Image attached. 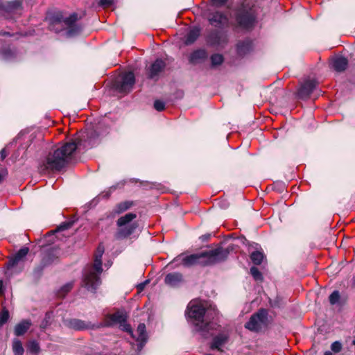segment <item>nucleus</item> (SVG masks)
<instances>
[{
    "label": "nucleus",
    "instance_id": "f257e3e1",
    "mask_svg": "<svg viewBox=\"0 0 355 355\" xmlns=\"http://www.w3.org/2000/svg\"><path fill=\"white\" fill-rule=\"evenodd\" d=\"M240 245H244L243 236L234 238L233 242L226 248L219 245L210 250L186 256L182 258V264L187 268L196 265L201 266H212L225 261L231 252L235 253L239 252Z\"/></svg>",
    "mask_w": 355,
    "mask_h": 355
},
{
    "label": "nucleus",
    "instance_id": "f03ea898",
    "mask_svg": "<svg viewBox=\"0 0 355 355\" xmlns=\"http://www.w3.org/2000/svg\"><path fill=\"white\" fill-rule=\"evenodd\" d=\"M209 24L218 28L230 27L234 34L244 32V0L232 7H228L227 13L220 10L210 11L207 15Z\"/></svg>",
    "mask_w": 355,
    "mask_h": 355
},
{
    "label": "nucleus",
    "instance_id": "7ed1b4c3",
    "mask_svg": "<svg viewBox=\"0 0 355 355\" xmlns=\"http://www.w3.org/2000/svg\"><path fill=\"white\" fill-rule=\"evenodd\" d=\"M81 141L82 139L76 138L50 150L43 163L44 168L51 171H60L69 164Z\"/></svg>",
    "mask_w": 355,
    "mask_h": 355
},
{
    "label": "nucleus",
    "instance_id": "20e7f679",
    "mask_svg": "<svg viewBox=\"0 0 355 355\" xmlns=\"http://www.w3.org/2000/svg\"><path fill=\"white\" fill-rule=\"evenodd\" d=\"M188 316L193 319L198 331L203 337L213 335V331L217 330L218 324L211 321L217 315L214 309H207L202 304H193L189 308Z\"/></svg>",
    "mask_w": 355,
    "mask_h": 355
},
{
    "label": "nucleus",
    "instance_id": "39448f33",
    "mask_svg": "<svg viewBox=\"0 0 355 355\" xmlns=\"http://www.w3.org/2000/svg\"><path fill=\"white\" fill-rule=\"evenodd\" d=\"M78 20V15L76 12L64 17L62 12L56 11L49 16L50 28L56 33L67 30L69 37L77 35L82 31V26L76 23Z\"/></svg>",
    "mask_w": 355,
    "mask_h": 355
},
{
    "label": "nucleus",
    "instance_id": "423d86ee",
    "mask_svg": "<svg viewBox=\"0 0 355 355\" xmlns=\"http://www.w3.org/2000/svg\"><path fill=\"white\" fill-rule=\"evenodd\" d=\"M102 254H95L93 265L85 269L83 275V284L87 291L95 293L101 284V275L103 272Z\"/></svg>",
    "mask_w": 355,
    "mask_h": 355
},
{
    "label": "nucleus",
    "instance_id": "0eeeda50",
    "mask_svg": "<svg viewBox=\"0 0 355 355\" xmlns=\"http://www.w3.org/2000/svg\"><path fill=\"white\" fill-rule=\"evenodd\" d=\"M205 42L210 47L223 49L229 42V37L224 31L211 28L205 35Z\"/></svg>",
    "mask_w": 355,
    "mask_h": 355
},
{
    "label": "nucleus",
    "instance_id": "6e6552de",
    "mask_svg": "<svg viewBox=\"0 0 355 355\" xmlns=\"http://www.w3.org/2000/svg\"><path fill=\"white\" fill-rule=\"evenodd\" d=\"M135 83V76L133 72L128 71L123 74L114 82V87L119 93L128 94L131 92Z\"/></svg>",
    "mask_w": 355,
    "mask_h": 355
},
{
    "label": "nucleus",
    "instance_id": "1a4fd4ad",
    "mask_svg": "<svg viewBox=\"0 0 355 355\" xmlns=\"http://www.w3.org/2000/svg\"><path fill=\"white\" fill-rule=\"evenodd\" d=\"M268 325V312L265 309L259 310L253 315L245 325V328L251 331H259L265 329Z\"/></svg>",
    "mask_w": 355,
    "mask_h": 355
},
{
    "label": "nucleus",
    "instance_id": "9d476101",
    "mask_svg": "<svg viewBox=\"0 0 355 355\" xmlns=\"http://www.w3.org/2000/svg\"><path fill=\"white\" fill-rule=\"evenodd\" d=\"M213 331L214 332L213 335H210L205 338H208L213 336L212 341L209 346L210 349L212 350L217 349L218 351L223 352L221 347L227 343L229 335L219 324L217 330Z\"/></svg>",
    "mask_w": 355,
    "mask_h": 355
},
{
    "label": "nucleus",
    "instance_id": "9b49d317",
    "mask_svg": "<svg viewBox=\"0 0 355 355\" xmlns=\"http://www.w3.org/2000/svg\"><path fill=\"white\" fill-rule=\"evenodd\" d=\"M128 315L125 311H117L112 314H107L103 322L97 323L98 329L111 327L116 324L128 321Z\"/></svg>",
    "mask_w": 355,
    "mask_h": 355
},
{
    "label": "nucleus",
    "instance_id": "f8f14e48",
    "mask_svg": "<svg viewBox=\"0 0 355 355\" xmlns=\"http://www.w3.org/2000/svg\"><path fill=\"white\" fill-rule=\"evenodd\" d=\"M64 324L69 329L75 331H83L86 329H98V324H92L78 318H71L64 321Z\"/></svg>",
    "mask_w": 355,
    "mask_h": 355
},
{
    "label": "nucleus",
    "instance_id": "ddd939ff",
    "mask_svg": "<svg viewBox=\"0 0 355 355\" xmlns=\"http://www.w3.org/2000/svg\"><path fill=\"white\" fill-rule=\"evenodd\" d=\"M166 64L164 60L157 58L149 67L146 76L150 80L157 81L159 78L160 73L164 71Z\"/></svg>",
    "mask_w": 355,
    "mask_h": 355
},
{
    "label": "nucleus",
    "instance_id": "4468645a",
    "mask_svg": "<svg viewBox=\"0 0 355 355\" xmlns=\"http://www.w3.org/2000/svg\"><path fill=\"white\" fill-rule=\"evenodd\" d=\"M105 135L101 131V126L98 125L88 130L84 137L87 138L89 147L92 148L98 142L100 138Z\"/></svg>",
    "mask_w": 355,
    "mask_h": 355
},
{
    "label": "nucleus",
    "instance_id": "2eb2a0df",
    "mask_svg": "<svg viewBox=\"0 0 355 355\" xmlns=\"http://www.w3.org/2000/svg\"><path fill=\"white\" fill-rule=\"evenodd\" d=\"M137 227L138 224L137 223H133L123 227H119V229L114 234V238L116 240L127 239L135 232Z\"/></svg>",
    "mask_w": 355,
    "mask_h": 355
},
{
    "label": "nucleus",
    "instance_id": "dca6fc26",
    "mask_svg": "<svg viewBox=\"0 0 355 355\" xmlns=\"http://www.w3.org/2000/svg\"><path fill=\"white\" fill-rule=\"evenodd\" d=\"M29 252V248L24 246L20 248L12 257L9 259L6 264L8 270L15 266L20 261H21Z\"/></svg>",
    "mask_w": 355,
    "mask_h": 355
},
{
    "label": "nucleus",
    "instance_id": "f3484780",
    "mask_svg": "<svg viewBox=\"0 0 355 355\" xmlns=\"http://www.w3.org/2000/svg\"><path fill=\"white\" fill-rule=\"evenodd\" d=\"M316 85L317 82L315 80L305 81L298 89V96L302 99L309 98Z\"/></svg>",
    "mask_w": 355,
    "mask_h": 355
},
{
    "label": "nucleus",
    "instance_id": "a211bd4d",
    "mask_svg": "<svg viewBox=\"0 0 355 355\" xmlns=\"http://www.w3.org/2000/svg\"><path fill=\"white\" fill-rule=\"evenodd\" d=\"M33 325L31 319H23L17 323L13 329V333L17 337L23 336Z\"/></svg>",
    "mask_w": 355,
    "mask_h": 355
},
{
    "label": "nucleus",
    "instance_id": "6ab92c4d",
    "mask_svg": "<svg viewBox=\"0 0 355 355\" xmlns=\"http://www.w3.org/2000/svg\"><path fill=\"white\" fill-rule=\"evenodd\" d=\"M137 332L138 334V336L136 339V340L138 342L137 345V350L140 352L144 348L148 340L146 325L144 323L139 324L137 329Z\"/></svg>",
    "mask_w": 355,
    "mask_h": 355
},
{
    "label": "nucleus",
    "instance_id": "aec40b11",
    "mask_svg": "<svg viewBox=\"0 0 355 355\" xmlns=\"http://www.w3.org/2000/svg\"><path fill=\"white\" fill-rule=\"evenodd\" d=\"M135 205V202L132 200H125L116 205L112 211L107 215V217L114 218L131 208Z\"/></svg>",
    "mask_w": 355,
    "mask_h": 355
},
{
    "label": "nucleus",
    "instance_id": "412c9836",
    "mask_svg": "<svg viewBox=\"0 0 355 355\" xmlns=\"http://www.w3.org/2000/svg\"><path fill=\"white\" fill-rule=\"evenodd\" d=\"M183 281L182 274L178 272H170L164 278V283L171 287H178Z\"/></svg>",
    "mask_w": 355,
    "mask_h": 355
},
{
    "label": "nucleus",
    "instance_id": "4be33fe9",
    "mask_svg": "<svg viewBox=\"0 0 355 355\" xmlns=\"http://www.w3.org/2000/svg\"><path fill=\"white\" fill-rule=\"evenodd\" d=\"M208 58V53L204 49L193 51L189 57V62L195 64L200 61H204Z\"/></svg>",
    "mask_w": 355,
    "mask_h": 355
},
{
    "label": "nucleus",
    "instance_id": "5701e85b",
    "mask_svg": "<svg viewBox=\"0 0 355 355\" xmlns=\"http://www.w3.org/2000/svg\"><path fill=\"white\" fill-rule=\"evenodd\" d=\"M259 8L257 7H254L250 8V11H247L245 10V31L253 28L257 21H256V14L258 11Z\"/></svg>",
    "mask_w": 355,
    "mask_h": 355
},
{
    "label": "nucleus",
    "instance_id": "b1692460",
    "mask_svg": "<svg viewBox=\"0 0 355 355\" xmlns=\"http://www.w3.org/2000/svg\"><path fill=\"white\" fill-rule=\"evenodd\" d=\"M348 64L347 60L343 56H335L332 58L331 64L334 69L338 72L345 70Z\"/></svg>",
    "mask_w": 355,
    "mask_h": 355
},
{
    "label": "nucleus",
    "instance_id": "393cba45",
    "mask_svg": "<svg viewBox=\"0 0 355 355\" xmlns=\"http://www.w3.org/2000/svg\"><path fill=\"white\" fill-rule=\"evenodd\" d=\"M200 35V28L198 26H194L188 32L185 37L184 43L186 45L193 44Z\"/></svg>",
    "mask_w": 355,
    "mask_h": 355
},
{
    "label": "nucleus",
    "instance_id": "a878e982",
    "mask_svg": "<svg viewBox=\"0 0 355 355\" xmlns=\"http://www.w3.org/2000/svg\"><path fill=\"white\" fill-rule=\"evenodd\" d=\"M58 259L54 250H49L42 257L41 261L47 267Z\"/></svg>",
    "mask_w": 355,
    "mask_h": 355
},
{
    "label": "nucleus",
    "instance_id": "bb28decb",
    "mask_svg": "<svg viewBox=\"0 0 355 355\" xmlns=\"http://www.w3.org/2000/svg\"><path fill=\"white\" fill-rule=\"evenodd\" d=\"M54 316V311L53 309L46 312L44 318L40 324V328L42 330H45L49 326H50L52 324Z\"/></svg>",
    "mask_w": 355,
    "mask_h": 355
},
{
    "label": "nucleus",
    "instance_id": "cd10ccee",
    "mask_svg": "<svg viewBox=\"0 0 355 355\" xmlns=\"http://www.w3.org/2000/svg\"><path fill=\"white\" fill-rule=\"evenodd\" d=\"M137 218V214L135 213H128L125 215L121 216L116 220V225L118 227H123L127 225L131 221Z\"/></svg>",
    "mask_w": 355,
    "mask_h": 355
},
{
    "label": "nucleus",
    "instance_id": "c85d7f7f",
    "mask_svg": "<svg viewBox=\"0 0 355 355\" xmlns=\"http://www.w3.org/2000/svg\"><path fill=\"white\" fill-rule=\"evenodd\" d=\"M46 266L40 261V263L36 265L32 272V276L34 280L39 281L43 275V272Z\"/></svg>",
    "mask_w": 355,
    "mask_h": 355
},
{
    "label": "nucleus",
    "instance_id": "c756f323",
    "mask_svg": "<svg viewBox=\"0 0 355 355\" xmlns=\"http://www.w3.org/2000/svg\"><path fill=\"white\" fill-rule=\"evenodd\" d=\"M12 349L14 355H24V349L22 343L18 338H14L12 340Z\"/></svg>",
    "mask_w": 355,
    "mask_h": 355
},
{
    "label": "nucleus",
    "instance_id": "7c9ffc66",
    "mask_svg": "<svg viewBox=\"0 0 355 355\" xmlns=\"http://www.w3.org/2000/svg\"><path fill=\"white\" fill-rule=\"evenodd\" d=\"M224 56L220 53H214L210 56L211 67L215 68L224 62Z\"/></svg>",
    "mask_w": 355,
    "mask_h": 355
},
{
    "label": "nucleus",
    "instance_id": "2f4dec72",
    "mask_svg": "<svg viewBox=\"0 0 355 355\" xmlns=\"http://www.w3.org/2000/svg\"><path fill=\"white\" fill-rule=\"evenodd\" d=\"M27 349L30 353L37 355L40 352V347L37 341L33 340L28 341Z\"/></svg>",
    "mask_w": 355,
    "mask_h": 355
},
{
    "label": "nucleus",
    "instance_id": "473e14b6",
    "mask_svg": "<svg viewBox=\"0 0 355 355\" xmlns=\"http://www.w3.org/2000/svg\"><path fill=\"white\" fill-rule=\"evenodd\" d=\"M10 319V313L6 306H3L0 311V328L6 324Z\"/></svg>",
    "mask_w": 355,
    "mask_h": 355
},
{
    "label": "nucleus",
    "instance_id": "72a5a7b5",
    "mask_svg": "<svg viewBox=\"0 0 355 355\" xmlns=\"http://www.w3.org/2000/svg\"><path fill=\"white\" fill-rule=\"evenodd\" d=\"M264 258L263 254L258 250L254 251L250 254V259L254 264L259 265Z\"/></svg>",
    "mask_w": 355,
    "mask_h": 355
},
{
    "label": "nucleus",
    "instance_id": "f704fd0d",
    "mask_svg": "<svg viewBox=\"0 0 355 355\" xmlns=\"http://www.w3.org/2000/svg\"><path fill=\"white\" fill-rule=\"evenodd\" d=\"M250 273L252 276L253 279L257 282H262L263 280V275L259 270L253 266L250 270Z\"/></svg>",
    "mask_w": 355,
    "mask_h": 355
},
{
    "label": "nucleus",
    "instance_id": "c9c22d12",
    "mask_svg": "<svg viewBox=\"0 0 355 355\" xmlns=\"http://www.w3.org/2000/svg\"><path fill=\"white\" fill-rule=\"evenodd\" d=\"M74 223L73 220L64 221L60 223L55 230V232H62L70 229Z\"/></svg>",
    "mask_w": 355,
    "mask_h": 355
},
{
    "label": "nucleus",
    "instance_id": "e433bc0d",
    "mask_svg": "<svg viewBox=\"0 0 355 355\" xmlns=\"http://www.w3.org/2000/svg\"><path fill=\"white\" fill-rule=\"evenodd\" d=\"M1 54L5 59H9L15 56V52L10 47L2 48Z\"/></svg>",
    "mask_w": 355,
    "mask_h": 355
},
{
    "label": "nucleus",
    "instance_id": "4c0bfd02",
    "mask_svg": "<svg viewBox=\"0 0 355 355\" xmlns=\"http://www.w3.org/2000/svg\"><path fill=\"white\" fill-rule=\"evenodd\" d=\"M119 328L123 331L127 332L131 335L132 338H134L133 331L132 329L131 325L128 323V322H123L119 324Z\"/></svg>",
    "mask_w": 355,
    "mask_h": 355
},
{
    "label": "nucleus",
    "instance_id": "58836bf2",
    "mask_svg": "<svg viewBox=\"0 0 355 355\" xmlns=\"http://www.w3.org/2000/svg\"><path fill=\"white\" fill-rule=\"evenodd\" d=\"M236 53L238 55L243 57L244 55V41L239 40L236 45Z\"/></svg>",
    "mask_w": 355,
    "mask_h": 355
},
{
    "label": "nucleus",
    "instance_id": "ea45409f",
    "mask_svg": "<svg viewBox=\"0 0 355 355\" xmlns=\"http://www.w3.org/2000/svg\"><path fill=\"white\" fill-rule=\"evenodd\" d=\"M153 107L157 111L162 112L165 110V103L161 100H155Z\"/></svg>",
    "mask_w": 355,
    "mask_h": 355
},
{
    "label": "nucleus",
    "instance_id": "a19ab883",
    "mask_svg": "<svg viewBox=\"0 0 355 355\" xmlns=\"http://www.w3.org/2000/svg\"><path fill=\"white\" fill-rule=\"evenodd\" d=\"M340 298V294L338 291H334L329 296V302L331 304H336Z\"/></svg>",
    "mask_w": 355,
    "mask_h": 355
},
{
    "label": "nucleus",
    "instance_id": "79ce46f5",
    "mask_svg": "<svg viewBox=\"0 0 355 355\" xmlns=\"http://www.w3.org/2000/svg\"><path fill=\"white\" fill-rule=\"evenodd\" d=\"M98 6L107 8L111 7L114 4L113 0H99Z\"/></svg>",
    "mask_w": 355,
    "mask_h": 355
},
{
    "label": "nucleus",
    "instance_id": "37998d69",
    "mask_svg": "<svg viewBox=\"0 0 355 355\" xmlns=\"http://www.w3.org/2000/svg\"><path fill=\"white\" fill-rule=\"evenodd\" d=\"M331 349L333 352L338 353L341 351L342 345L339 341H335L331 344Z\"/></svg>",
    "mask_w": 355,
    "mask_h": 355
},
{
    "label": "nucleus",
    "instance_id": "c03bdc74",
    "mask_svg": "<svg viewBox=\"0 0 355 355\" xmlns=\"http://www.w3.org/2000/svg\"><path fill=\"white\" fill-rule=\"evenodd\" d=\"M118 185H119V184L116 185H113L110 187L108 191L103 192L101 194L103 198H109L111 195V193L117 189Z\"/></svg>",
    "mask_w": 355,
    "mask_h": 355
},
{
    "label": "nucleus",
    "instance_id": "a18cd8bd",
    "mask_svg": "<svg viewBox=\"0 0 355 355\" xmlns=\"http://www.w3.org/2000/svg\"><path fill=\"white\" fill-rule=\"evenodd\" d=\"M212 5L215 7L220 8L225 6L228 0H211Z\"/></svg>",
    "mask_w": 355,
    "mask_h": 355
},
{
    "label": "nucleus",
    "instance_id": "49530a36",
    "mask_svg": "<svg viewBox=\"0 0 355 355\" xmlns=\"http://www.w3.org/2000/svg\"><path fill=\"white\" fill-rule=\"evenodd\" d=\"M72 287H73V284L68 283V284L64 285L61 288L60 291L64 293H67L68 292H69L71 290Z\"/></svg>",
    "mask_w": 355,
    "mask_h": 355
},
{
    "label": "nucleus",
    "instance_id": "de8ad7c7",
    "mask_svg": "<svg viewBox=\"0 0 355 355\" xmlns=\"http://www.w3.org/2000/svg\"><path fill=\"white\" fill-rule=\"evenodd\" d=\"M211 238V234H205L199 237V239L202 242H206L208 241Z\"/></svg>",
    "mask_w": 355,
    "mask_h": 355
},
{
    "label": "nucleus",
    "instance_id": "09e8293b",
    "mask_svg": "<svg viewBox=\"0 0 355 355\" xmlns=\"http://www.w3.org/2000/svg\"><path fill=\"white\" fill-rule=\"evenodd\" d=\"M148 282H149V280H146L145 282H142V283H141V284H138V285H137V288H138L139 291H142V290L145 288L146 285Z\"/></svg>",
    "mask_w": 355,
    "mask_h": 355
},
{
    "label": "nucleus",
    "instance_id": "8fccbe9b",
    "mask_svg": "<svg viewBox=\"0 0 355 355\" xmlns=\"http://www.w3.org/2000/svg\"><path fill=\"white\" fill-rule=\"evenodd\" d=\"M0 35L1 36L12 37V36H13V34L10 33V32L5 31H0Z\"/></svg>",
    "mask_w": 355,
    "mask_h": 355
},
{
    "label": "nucleus",
    "instance_id": "3c124183",
    "mask_svg": "<svg viewBox=\"0 0 355 355\" xmlns=\"http://www.w3.org/2000/svg\"><path fill=\"white\" fill-rule=\"evenodd\" d=\"M5 292V288L3 286V281H0V296L3 295Z\"/></svg>",
    "mask_w": 355,
    "mask_h": 355
},
{
    "label": "nucleus",
    "instance_id": "603ef678",
    "mask_svg": "<svg viewBox=\"0 0 355 355\" xmlns=\"http://www.w3.org/2000/svg\"><path fill=\"white\" fill-rule=\"evenodd\" d=\"M103 252H104V247L103 245H100L97 248L96 254H100L103 255Z\"/></svg>",
    "mask_w": 355,
    "mask_h": 355
},
{
    "label": "nucleus",
    "instance_id": "864d4df0",
    "mask_svg": "<svg viewBox=\"0 0 355 355\" xmlns=\"http://www.w3.org/2000/svg\"><path fill=\"white\" fill-rule=\"evenodd\" d=\"M1 159H4L6 157V153L5 149H2L0 152Z\"/></svg>",
    "mask_w": 355,
    "mask_h": 355
},
{
    "label": "nucleus",
    "instance_id": "5fc2aeb1",
    "mask_svg": "<svg viewBox=\"0 0 355 355\" xmlns=\"http://www.w3.org/2000/svg\"><path fill=\"white\" fill-rule=\"evenodd\" d=\"M251 45V44H249L247 40H245V53L249 50V48H250V46Z\"/></svg>",
    "mask_w": 355,
    "mask_h": 355
},
{
    "label": "nucleus",
    "instance_id": "6e6d98bb",
    "mask_svg": "<svg viewBox=\"0 0 355 355\" xmlns=\"http://www.w3.org/2000/svg\"><path fill=\"white\" fill-rule=\"evenodd\" d=\"M4 176L0 173V184L3 181Z\"/></svg>",
    "mask_w": 355,
    "mask_h": 355
},
{
    "label": "nucleus",
    "instance_id": "4d7b16f0",
    "mask_svg": "<svg viewBox=\"0 0 355 355\" xmlns=\"http://www.w3.org/2000/svg\"><path fill=\"white\" fill-rule=\"evenodd\" d=\"M324 355H333V354H332V353H331V352L327 351V352H326L324 353Z\"/></svg>",
    "mask_w": 355,
    "mask_h": 355
},
{
    "label": "nucleus",
    "instance_id": "13d9d810",
    "mask_svg": "<svg viewBox=\"0 0 355 355\" xmlns=\"http://www.w3.org/2000/svg\"><path fill=\"white\" fill-rule=\"evenodd\" d=\"M140 183H141V184H145L146 182H140Z\"/></svg>",
    "mask_w": 355,
    "mask_h": 355
},
{
    "label": "nucleus",
    "instance_id": "bf43d9fd",
    "mask_svg": "<svg viewBox=\"0 0 355 355\" xmlns=\"http://www.w3.org/2000/svg\"><path fill=\"white\" fill-rule=\"evenodd\" d=\"M354 345H355V340H354Z\"/></svg>",
    "mask_w": 355,
    "mask_h": 355
}]
</instances>
